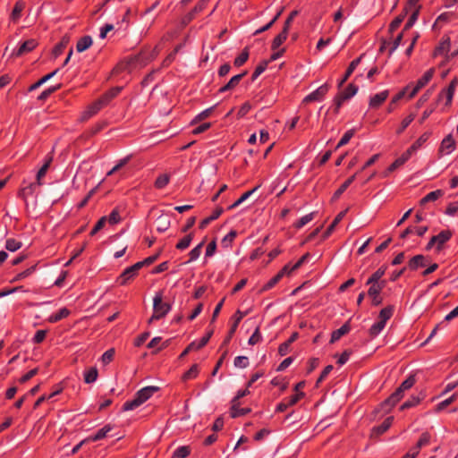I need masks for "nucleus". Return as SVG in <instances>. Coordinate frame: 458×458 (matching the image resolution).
<instances>
[{
  "mask_svg": "<svg viewBox=\"0 0 458 458\" xmlns=\"http://www.w3.org/2000/svg\"><path fill=\"white\" fill-rule=\"evenodd\" d=\"M92 38L90 36H84L81 38L76 44V50L81 53L87 50L92 45Z\"/></svg>",
  "mask_w": 458,
  "mask_h": 458,
  "instance_id": "cd10ccee",
  "label": "nucleus"
},
{
  "mask_svg": "<svg viewBox=\"0 0 458 458\" xmlns=\"http://www.w3.org/2000/svg\"><path fill=\"white\" fill-rule=\"evenodd\" d=\"M431 132L426 131L422 135L419 137L418 140H416L411 146L408 148V150L413 154L416 152L430 137Z\"/></svg>",
  "mask_w": 458,
  "mask_h": 458,
  "instance_id": "5701e85b",
  "label": "nucleus"
},
{
  "mask_svg": "<svg viewBox=\"0 0 458 458\" xmlns=\"http://www.w3.org/2000/svg\"><path fill=\"white\" fill-rule=\"evenodd\" d=\"M451 40L450 38H443L439 45L434 50V55H447L450 51Z\"/></svg>",
  "mask_w": 458,
  "mask_h": 458,
  "instance_id": "f3484780",
  "label": "nucleus"
},
{
  "mask_svg": "<svg viewBox=\"0 0 458 458\" xmlns=\"http://www.w3.org/2000/svg\"><path fill=\"white\" fill-rule=\"evenodd\" d=\"M457 398V394H452L449 398L440 402L439 403H437V405L436 406V411H443L444 409H445L448 405H450L451 403H453Z\"/></svg>",
  "mask_w": 458,
  "mask_h": 458,
  "instance_id": "864d4df0",
  "label": "nucleus"
},
{
  "mask_svg": "<svg viewBox=\"0 0 458 458\" xmlns=\"http://www.w3.org/2000/svg\"><path fill=\"white\" fill-rule=\"evenodd\" d=\"M170 181V177L166 174H160L155 181V187L157 189H164Z\"/></svg>",
  "mask_w": 458,
  "mask_h": 458,
  "instance_id": "de8ad7c7",
  "label": "nucleus"
},
{
  "mask_svg": "<svg viewBox=\"0 0 458 458\" xmlns=\"http://www.w3.org/2000/svg\"><path fill=\"white\" fill-rule=\"evenodd\" d=\"M394 421V417L390 416L385 419V420L377 427H375L373 428L374 432H376L377 435H382L385 432H386L389 428L391 427L392 423Z\"/></svg>",
  "mask_w": 458,
  "mask_h": 458,
  "instance_id": "72a5a7b5",
  "label": "nucleus"
},
{
  "mask_svg": "<svg viewBox=\"0 0 458 458\" xmlns=\"http://www.w3.org/2000/svg\"><path fill=\"white\" fill-rule=\"evenodd\" d=\"M428 230V226H409L400 234V238L405 239L411 233H416L418 236H423Z\"/></svg>",
  "mask_w": 458,
  "mask_h": 458,
  "instance_id": "6ab92c4d",
  "label": "nucleus"
},
{
  "mask_svg": "<svg viewBox=\"0 0 458 458\" xmlns=\"http://www.w3.org/2000/svg\"><path fill=\"white\" fill-rule=\"evenodd\" d=\"M431 436L428 432H423L420 437L416 445L417 448H422L430 443Z\"/></svg>",
  "mask_w": 458,
  "mask_h": 458,
  "instance_id": "e2e57ef3",
  "label": "nucleus"
},
{
  "mask_svg": "<svg viewBox=\"0 0 458 458\" xmlns=\"http://www.w3.org/2000/svg\"><path fill=\"white\" fill-rule=\"evenodd\" d=\"M385 327H386V324H384L381 321H377V322L374 323L369 328L370 336L371 337L377 336L382 332V330L385 328Z\"/></svg>",
  "mask_w": 458,
  "mask_h": 458,
  "instance_id": "8fccbe9b",
  "label": "nucleus"
},
{
  "mask_svg": "<svg viewBox=\"0 0 458 458\" xmlns=\"http://www.w3.org/2000/svg\"><path fill=\"white\" fill-rule=\"evenodd\" d=\"M454 17H455V14L452 12L443 13L437 18L435 25L449 22Z\"/></svg>",
  "mask_w": 458,
  "mask_h": 458,
  "instance_id": "09e8293b",
  "label": "nucleus"
},
{
  "mask_svg": "<svg viewBox=\"0 0 458 458\" xmlns=\"http://www.w3.org/2000/svg\"><path fill=\"white\" fill-rule=\"evenodd\" d=\"M362 56L363 55H360L359 57L351 62L344 77L338 82V88H341L346 82V81L349 79V77L352 75V73L354 72L356 67L360 63Z\"/></svg>",
  "mask_w": 458,
  "mask_h": 458,
  "instance_id": "dca6fc26",
  "label": "nucleus"
},
{
  "mask_svg": "<svg viewBox=\"0 0 458 458\" xmlns=\"http://www.w3.org/2000/svg\"><path fill=\"white\" fill-rule=\"evenodd\" d=\"M140 268H142V263H140V261L125 268L117 278V283L120 285L127 284L129 281L133 279L138 275V272Z\"/></svg>",
  "mask_w": 458,
  "mask_h": 458,
  "instance_id": "20e7f679",
  "label": "nucleus"
},
{
  "mask_svg": "<svg viewBox=\"0 0 458 458\" xmlns=\"http://www.w3.org/2000/svg\"><path fill=\"white\" fill-rule=\"evenodd\" d=\"M59 69H55L54 72L47 73V75L43 76L41 79H39L37 82L33 83L30 86L29 91H34L37 89H38L40 86H42L44 83H46L47 81H49L51 78H53Z\"/></svg>",
  "mask_w": 458,
  "mask_h": 458,
  "instance_id": "c756f323",
  "label": "nucleus"
},
{
  "mask_svg": "<svg viewBox=\"0 0 458 458\" xmlns=\"http://www.w3.org/2000/svg\"><path fill=\"white\" fill-rule=\"evenodd\" d=\"M260 185L256 186L250 191L244 192L235 202L229 206V209H233L240 206L242 202H244L247 199H249L259 188Z\"/></svg>",
  "mask_w": 458,
  "mask_h": 458,
  "instance_id": "c9c22d12",
  "label": "nucleus"
},
{
  "mask_svg": "<svg viewBox=\"0 0 458 458\" xmlns=\"http://www.w3.org/2000/svg\"><path fill=\"white\" fill-rule=\"evenodd\" d=\"M283 278L282 275L277 273L271 279H269L262 287V291H268L273 288L281 279Z\"/></svg>",
  "mask_w": 458,
  "mask_h": 458,
  "instance_id": "4d7b16f0",
  "label": "nucleus"
},
{
  "mask_svg": "<svg viewBox=\"0 0 458 458\" xmlns=\"http://www.w3.org/2000/svg\"><path fill=\"white\" fill-rule=\"evenodd\" d=\"M247 74V72H243L240 74L233 76L230 81L218 90L219 93L229 91L233 89L241 81V80Z\"/></svg>",
  "mask_w": 458,
  "mask_h": 458,
  "instance_id": "2eb2a0df",
  "label": "nucleus"
},
{
  "mask_svg": "<svg viewBox=\"0 0 458 458\" xmlns=\"http://www.w3.org/2000/svg\"><path fill=\"white\" fill-rule=\"evenodd\" d=\"M386 271V267L382 266L369 276V278L367 280L366 284H369L370 283H377L378 280H380L382 278V276L385 275Z\"/></svg>",
  "mask_w": 458,
  "mask_h": 458,
  "instance_id": "79ce46f5",
  "label": "nucleus"
},
{
  "mask_svg": "<svg viewBox=\"0 0 458 458\" xmlns=\"http://www.w3.org/2000/svg\"><path fill=\"white\" fill-rule=\"evenodd\" d=\"M453 236V233L450 230H443L438 234L435 235L436 249L440 251L443 249L445 243H446Z\"/></svg>",
  "mask_w": 458,
  "mask_h": 458,
  "instance_id": "9b49d317",
  "label": "nucleus"
},
{
  "mask_svg": "<svg viewBox=\"0 0 458 458\" xmlns=\"http://www.w3.org/2000/svg\"><path fill=\"white\" fill-rule=\"evenodd\" d=\"M192 239H193V235H192V233H189V234H187L186 236H184L182 239H181V240L177 242V244L175 245V248H176L177 250H186V249L190 246V244H191V242Z\"/></svg>",
  "mask_w": 458,
  "mask_h": 458,
  "instance_id": "c03bdc74",
  "label": "nucleus"
},
{
  "mask_svg": "<svg viewBox=\"0 0 458 458\" xmlns=\"http://www.w3.org/2000/svg\"><path fill=\"white\" fill-rule=\"evenodd\" d=\"M288 30L283 29L282 31L273 39L271 48L276 50L287 38Z\"/></svg>",
  "mask_w": 458,
  "mask_h": 458,
  "instance_id": "473e14b6",
  "label": "nucleus"
},
{
  "mask_svg": "<svg viewBox=\"0 0 458 458\" xmlns=\"http://www.w3.org/2000/svg\"><path fill=\"white\" fill-rule=\"evenodd\" d=\"M38 42L36 39L30 38L22 42L18 49L13 53L15 56H21L26 55L36 48Z\"/></svg>",
  "mask_w": 458,
  "mask_h": 458,
  "instance_id": "1a4fd4ad",
  "label": "nucleus"
},
{
  "mask_svg": "<svg viewBox=\"0 0 458 458\" xmlns=\"http://www.w3.org/2000/svg\"><path fill=\"white\" fill-rule=\"evenodd\" d=\"M411 153L407 149L405 152H403L401 157L396 158L387 168L386 172V175H387L389 173L394 172L398 167L402 166L405 162H407L411 157Z\"/></svg>",
  "mask_w": 458,
  "mask_h": 458,
  "instance_id": "f8f14e48",
  "label": "nucleus"
},
{
  "mask_svg": "<svg viewBox=\"0 0 458 458\" xmlns=\"http://www.w3.org/2000/svg\"><path fill=\"white\" fill-rule=\"evenodd\" d=\"M351 327L348 322L344 323L340 328L335 330L331 334L330 343L333 344L338 341L343 335L348 334Z\"/></svg>",
  "mask_w": 458,
  "mask_h": 458,
  "instance_id": "4be33fe9",
  "label": "nucleus"
},
{
  "mask_svg": "<svg viewBox=\"0 0 458 458\" xmlns=\"http://www.w3.org/2000/svg\"><path fill=\"white\" fill-rule=\"evenodd\" d=\"M455 148V140H454L452 134H448L442 140L438 151L441 155H449L454 152Z\"/></svg>",
  "mask_w": 458,
  "mask_h": 458,
  "instance_id": "0eeeda50",
  "label": "nucleus"
},
{
  "mask_svg": "<svg viewBox=\"0 0 458 458\" xmlns=\"http://www.w3.org/2000/svg\"><path fill=\"white\" fill-rule=\"evenodd\" d=\"M191 447L188 445H182L176 448L172 456L174 458H187L191 454Z\"/></svg>",
  "mask_w": 458,
  "mask_h": 458,
  "instance_id": "e433bc0d",
  "label": "nucleus"
},
{
  "mask_svg": "<svg viewBox=\"0 0 458 458\" xmlns=\"http://www.w3.org/2000/svg\"><path fill=\"white\" fill-rule=\"evenodd\" d=\"M101 109L102 108L99 106V103L95 101L90 106H89L86 110H84L81 113L80 120L81 122H85V121L89 120V118H91L92 116H94L95 114H97Z\"/></svg>",
  "mask_w": 458,
  "mask_h": 458,
  "instance_id": "4468645a",
  "label": "nucleus"
},
{
  "mask_svg": "<svg viewBox=\"0 0 458 458\" xmlns=\"http://www.w3.org/2000/svg\"><path fill=\"white\" fill-rule=\"evenodd\" d=\"M394 314V306H386V308L382 309L379 312V321L383 322L384 324H386V321L391 318V317Z\"/></svg>",
  "mask_w": 458,
  "mask_h": 458,
  "instance_id": "ea45409f",
  "label": "nucleus"
},
{
  "mask_svg": "<svg viewBox=\"0 0 458 458\" xmlns=\"http://www.w3.org/2000/svg\"><path fill=\"white\" fill-rule=\"evenodd\" d=\"M416 383V378L414 375H410L402 384L398 386L400 387L403 392L411 389L414 384Z\"/></svg>",
  "mask_w": 458,
  "mask_h": 458,
  "instance_id": "5fc2aeb1",
  "label": "nucleus"
},
{
  "mask_svg": "<svg viewBox=\"0 0 458 458\" xmlns=\"http://www.w3.org/2000/svg\"><path fill=\"white\" fill-rule=\"evenodd\" d=\"M443 196L444 191L442 190H436L430 191L420 199V205H425L426 203L436 201L437 199Z\"/></svg>",
  "mask_w": 458,
  "mask_h": 458,
  "instance_id": "a878e982",
  "label": "nucleus"
},
{
  "mask_svg": "<svg viewBox=\"0 0 458 458\" xmlns=\"http://www.w3.org/2000/svg\"><path fill=\"white\" fill-rule=\"evenodd\" d=\"M404 393L400 387H397L395 391L387 398L386 399L382 406L388 407V409H392L394 407L404 396Z\"/></svg>",
  "mask_w": 458,
  "mask_h": 458,
  "instance_id": "6e6552de",
  "label": "nucleus"
},
{
  "mask_svg": "<svg viewBox=\"0 0 458 458\" xmlns=\"http://www.w3.org/2000/svg\"><path fill=\"white\" fill-rule=\"evenodd\" d=\"M42 186L41 184H37V182H28L23 180L21 183V187L18 192V196L21 198L24 201H27L28 198L32 196L38 189Z\"/></svg>",
  "mask_w": 458,
  "mask_h": 458,
  "instance_id": "39448f33",
  "label": "nucleus"
},
{
  "mask_svg": "<svg viewBox=\"0 0 458 458\" xmlns=\"http://www.w3.org/2000/svg\"><path fill=\"white\" fill-rule=\"evenodd\" d=\"M171 310V305L163 302L161 293H157L153 299V315L148 319V324L164 318Z\"/></svg>",
  "mask_w": 458,
  "mask_h": 458,
  "instance_id": "f03ea898",
  "label": "nucleus"
},
{
  "mask_svg": "<svg viewBox=\"0 0 458 458\" xmlns=\"http://www.w3.org/2000/svg\"><path fill=\"white\" fill-rule=\"evenodd\" d=\"M354 133H355L354 129H351V130H348L347 131H345V133L343 135V137L339 140V142L336 146V148L347 144L350 141V140L353 137Z\"/></svg>",
  "mask_w": 458,
  "mask_h": 458,
  "instance_id": "052dcab7",
  "label": "nucleus"
},
{
  "mask_svg": "<svg viewBox=\"0 0 458 458\" xmlns=\"http://www.w3.org/2000/svg\"><path fill=\"white\" fill-rule=\"evenodd\" d=\"M110 225H116L121 221V216L117 208H114L112 212L106 216Z\"/></svg>",
  "mask_w": 458,
  "mask_h": 458,
  "instance_id": "680f3d73",
  "label": "nucleus"
},
{
  "mask_svg": "<svg viewBox=\"0 0 458 458\" xmlns=\"http://www.w3.org/2000/svg\"><path fill=\"white\" fill-rule=\"evenodd\" d=\"M267 62L264 61L263 63L259 64L254 70L251 80L255 81L264 71L267 69Z\"/></svg>",
  "mask_w": 458,
  "mask_h": 458,
  "instance_id": "338daca9",
  "label": "nucleus"
},
{
  "mask_svg": "<svg viewBox=\"0 0 458 458\" xmlns=\"http://www.w3.org/2000/svg\"><path fill=\"white\" fill-rule=\"evenodd\" d=\"M223 212H224L223 208H221V207L216 208V209L212 212V214L209 216L206 217L205 219H203L200 222L199 228L204 229L212 221L217 219L222 215Z\"/></svg>",
  "mask_w": 458,
  "mask_h": 458,
  "instance_id": "b1692460",
  "label": "nucleus"
},
{
  "mask_svg": "<svg viewBox=\"0 0 458 458\" xmlns=\"http://www.w3.org/2000/svg\"><path fill=\"white\" fill-rule=\"evenodd\" d=\"M51 162H52V157L47 158L45 161L44 165L38 171V173L36 174L37 184H41V185L44 184V182H42V179L45 177V175L50 166Z\"/></svg>",
  "mask_w": 458,
  "mask_h": 458,
  "instance_id": "bb28decb",
  "label": "nucleus"
},
{
  "mask_svg": "<svg viewBox=\"0 0 458 458\" xmlns=\"http://www.w3.org/2000/svg\"><path fill=\"white\" fill-rule=\"evenodd\" d=\"M70 313L71 312L67 308H65V307L62 308L56 313L52 314L48 318V321L50 323H56L58 321L62 320L63 318H67L70 315Z\"/></svg>",
  "mask_w": 458,
  "mask_h": 458,
  "instance_id": "7c9ffc66",
  "label": "nucleus"
},
{
  "mask_svg": "<svg viewBox=\"0 0 458 458\" xmlns=\"http://www.w3.org/2000/svg\"><path fill=\"white\" fill-rule=\"evenodd\" d=\"M157 222L159 225H157V230L159 233H164L168 229L170 222L165 217H158Z\"/></svg>",
  "mask_w": 458,
  "mask_h": 458,
  "instance_id": "774afa93",
  "label": "nucleus"
},
{
  "mask_svg": "<svg viewBox=\"0 0 458 458\" xmlns=\"http://www.w3.org/2000/svg\"><path fill=\"white\" fill-rule=\"evenodd\" d=\"M60 87H61V85L59 84L57 86H52V87H49V88L46 89L38 97V100H40V101L46 100L52 93H54L56 90H58L60 89Z\"/></svg>",
  "mask_w": 458,
  "mask_h": 458,
  "instance_id": "bf43d9fd",
  "label": "nucleus"
},
{
  "mask_svg": "<svg viewBox=\"0 0 458 458\" xmlns=\"http://www.w3.org/2000/svg\"><path fill=\"white\" fill-rule=\"evenodd\" d=\"M314 215H315V213L311 212L310 214H307V215L303 216L302 217H301L298 221H296L294 223L293 226L296 229L302 228L304 225H306L308 223H310V221L313 220Z\"/></svg>",
  "mask_w": 458,
  "mask_h": 458,
  "instance_id": "a18cd8bd",
  "label": "nucleus"
},
{
  "mask_svg": "<svg viewBox=\"0 0 458 458\" xmlns=\"http://www.w3.org/2000/svg\"><path fill=\"white\" fill-rule=\"evenodd\" d=\"M426 265V258L421 254L414 256L408 263V267L411 270H417L419 267H423Z\"/></svg>",
  "mask_w": 458,
  "mask_h": 458,
  "instance_id": "412c9836",
  "label": "nucleus"
},
{
  "mask_svg": "<svg viewBox=\"0 0 458 458\" xmlns=\"http://www.w3.org/2000/svg\"><path fill=\"white\" fill-rule=\"evenodd\" d=\"M249 58V51L248 48H244L242 52L234 59V65L236 67H240L243 65Z\"/></svg>",
  "mask_w": 458,
  "mask_h": 458,
  "instance_id": "603ef678",
  "label": "nucleus"
},
{
  "mask_svg": "<svg viewBox=\"0 0 458 458\" xmlns=\"http://www.w3.org/2000/svg\"><path fill=\"white\" fill-rule=\"evenodd\" d=\"M159 391L158 386H149L140 389L134 395L132 400L126 401L123 405V411H132L146 401H148L155 393Z\"/></svg>",
  "mask_w": 458,
  "mask_h": 458,
  "instance_id": "f257e3e1",
  "label": "nucleus"
},
{
  "mask_svg": "<svg viewBox=\"0 0 458 458\" xmlns=\"http://www.w3.org/2000/svg\"><path fill=\"white\" fill-rule=\"evenodd\" d=\"M25 7V4L21 1H18L15 3L14 4V7L13 9V12H12V14H11V18L13 20V21H17L20 19L21 17V12L23 11Z\"/></svg>",
  "mask_w": 458,
  "mask_h": 458,
  "instance_id": "49530a36",
  "label": "nucleus"
},
{
  "mask_svg": "<svg viewBox=\"0 0 458 458\" xmlns=\"http://www.w3.org/2000/svg\"><path fill=\"white\" fill-rule=\"evenodd\" d=\"M357 91H358V87L356 85L351 83L341 93L344 96L345 98L349 99V98H352L357 93Z\"/></svg>",
  "mask_w": 458,
  "mask_h": 458,
  "instance_id": "0e129e2a",
  "label": "nucleus"
},
{
  "mask_svg": "<svg viewBox=\"0 0 458 458\" xmlns=\"http://www.w3.org/2000/svg\"><path fill=\"white\" fill-rule=\"evenodd\" d=\"M213 335V330L208 331L201 339L199 341H193L191 343V348H194L195 351L200 350L203 348L209 341L210 337Z\"/></svg>",
  "mask_w": 458,
  "mask_h": 458,
  "instance_id": "c85d7f7f",
  "label": "nucleus"
},
{
  "mask_svg": "<svg viewBox=\"0 0 458 458\" xmlns=\"http://www.w3.org/2000/svg\"><path fill=\"white\" fill-rule=\"evenodd\" d=\"M107 222V218L106 216H102L97 223L96 225H94V227L92 228L91 232H90V235L93 236L95 235L98 231H100L106 225V223Z\"/></svg>",
  "mask_w": 458,
  "mask_h": 458,
  "instance_id": "69168bd1",
  "label": "nucleus"
},
{
  "mask_svg": "<svg viewBox=\"0 0 458 458\" xmlns=\"http://www.w3.org/2000/svg\"><path fill=\"white\" fill-rule=\"evenodd\" d=\"M328 90H329V85L327 83H324L323 85L318 87L316 90H314L311 93H310L309 95H307L304 98L303 102L310 103V102H313V101H321L324 98V97L326 96V94L328 92Z\"/></svg>",
  "mask_w": 458,
  "mask_h": 458,
  "instance_id": "423d86ee",
  "label": "nucleus"
},
{
  "mask_svg": "<svg viewBox=\"0 0 458 458\" xmlns=\"http://www.w3.org/2000/svg\"><path fill=\"white\" fill-rule=\"evenodd\" d=\"M435 73V69L430 68L428 70L421 78H420L415 84L410 83L411 85L409 92L408 98H412L423 87H425L433 78Z\"/></svg>",
  "mask_w": 458,
  "mask_h": 458,
  "instance_id": "7ed1b4c3",
  "label": "nucleus"
},
{
  "mask_svg": "<svg viewBox=\"0 0 458 458\" xmlns=\"http://www.w3.org/2000/svg\"><path fill=\"white\" fill-rule=\"evenodd\" d=\"M359 174L356 173L354 174L353 175H352L351 177H349L336 191L334 193V196H333V199H338L345 191L346 189L352 183V182L355 180L357 174Z\"/></svg>",
  "mask_w": 458,
  "mask_h": 458,
  "instance_id": "2f4dec72",
  "label": "nucleus"
},
{
  "mask_svg": "<svg viewBox=\"0 0 458 458\" xmlns=\"http://www.w3.org/2000/svg\"><path fill=\"white\" fill-rule=\"evenodd\" d=\"M388 96H389V91L386 89L375 94L369 99V107L370 108L379 107L386 100Z\"/></svg>",
  "mask_w": 458,
  "mask_h": 458,
  "instance_id": "ddd939ff",
  "label": "nucleus"
},
{
  "mask_svg": "<svg viewBox=\"0 0 458 458\" xmlns=\"http://www.w3.org/2000/svg\"><path fill=\"white\" fill-rule=\"evenodd\" d=\"M407 8H404L403 11L391 21L389 25V30L391 32L394 31L399 28L401 23L403 21L405 16L407 15Z\"/></svg>",
  "mask_w": 458,
  "mask_h": 458,
  "instance_id": "f704fd0d",
  "label": "nucleus"
},
{
  "mask_svg": "<svg viewBox=\"0 0 458 458\" xmlns=\"http://www.w3.org/2000/svg\"><path fill=\"white\" fill-rule=\"evenodd\" d=\"M113 429L110 424L105 425L102 428L98 429L94 435L88 437L87 440L96 442L105 438L107 434Z\"/></svg>",
  "mask_w": 458,
  "mask_h": 458,
  "instance_id": "aec40b11",
  "label": "nucleus"
},
{
  "mask_svg": "<svg viewBox=\"0 0 458 458\" xmlns=\"http://www.w3.org/2000/svg\"><path fill=\"white\" fill-rule=\"evenodd\" d=\"M455 86L456 81H453L449 84V86L444 89L441 90V92L438 95V100H441L442 98H445V105L449 106L452 103L454 91H455Z\"/></svg>",
  "mask_w": 458,
  "mask_h": 458,
  "instance_id": "9d476101",
  "label": "nucleus"
},
{
  "mask_svg": "<svg viewBox=\"0 0 458 458\" xmlns=\"http://www.w3.org/2000/svg\"><path fill=\"white\" fill-rule=\"evenodd\" d=\"M250 411V408H240V403H232L230 409V415L232 418H237L241 416H244Z\"/></svg>",
  "mask_w": 458,
  "mask_h": 458,
  "instance_id": "393cba45",
  "label": "nucleus"
},
{
  "mask_svg": "<svg viewBox=\"0 0 458 458\" xmlns=\"http://www.w3.org/2000/svg\"><path fill=\"white\" fill-rule=\"evenodd\" d=\"M244 313H242L241 310H237L235 314L233 315V318L234 319L230 330H229V338L235 333L239 323L244 317Z\"/></svg>",
  "mask_w": 458,
  "mask_h": 458,
  "instance_id": "a19ab883",
  "label": "nucleus"
},
{
  "mask_svg": "<svg viewBox=\"0 0 458 458\" xmlns=\"http://www.w3.org/2000/svg\"><path fill=\"white\" fill-rule=\"evenodd\" d=\"M98 376V372L96 367H91L84 372V381L86 384L94 383Z\"/></svg>",
  "mask_w": 458,
  "mask_h": 458,
  "instance_id": "4c0bfd02",
  "label": "nucleus"
},
{
  "mask_svg": "<svg viewBox=\"0 0 458 458\" xmlns=\"http://www.w3.org/2000/svg\"><path fill=\"white\" fill-rule=\"evenodd\" d=\"M425 394L422 392L419 395H411L401 405L400 410L403 411L418 405L420 403V401H422L425 398Z\"/></svg>",
  "mask_w": 458,
  "mask_h": 458,
  "instance_id": "a211bd4d",
  "label": "nucleus"
},
{
  "mask_svg": "<svg viewBox=\"0 0 458 458\" xmlns=\"http://www.w3.org/2000/svg\"><path fill=\"white\" fill-rule=\"evenodd\" d=\"M199 373L198 364H193L182 377V381L196 378Z\"/></svg>",
  "mask_w": 458,
  "mask_h": 458,
  "instance_id": "58836bf2",
  "label": "nucleus"
},
{
  "mask_svg": "<svg viewBox=\"0 0 458 458\" xmlns=\"http://www.w3.org/2000/svg\"><path fill=\"white\" fill-rule=\"evenodd\" d=\"M203 245H204V242H201L200 243H199L195 248H193L190 251V253H189L190 259H189L188 262L195 261L199 258Z\"/></svg>",
  "mask_w": 458,
  "mask_h": 458,
  "instance_id": "3c124183",
  "label": "nucleus"
},
{
  "mask_svg": "<svg viewBox=\"0 0 458 458\" xmlns=\"http://www.w3.org/2000/svg\"><path fill=\"white\" fill-rule=\"evenodd\" d=\"M233 365L236 368L245 369L250 365L249 358L247 356H237L234 358Z\"/></svg>",
  "mask_w": 458,
  "mask_h": 458,
  "instance_id": "13d9d810",
  "label": "nucleus"
},
{
  "mask_svg": "<svg viewBox=\"0 0 458 458\" xmlns=\"http://www.w3.org/2000/svg\"><path fill=\"white\" fill-rule=\"evenodd\" d=\"M22 246L21 242L17 241L13 238H8L5 242V249L11 252H14L21 249Z\"/></svg>",
  "mask_w": 458,
  "mask_h": 458,
  "instance_id": "37998d69",
  "label": "nucleus"
},
{
  "mask_svg": "<svg viewBox=\"0 0 458 458\" xmlns=\"http://www.w3.org/2000/svg\"><path fill=\"white\" fill-rule=\"evenodd\" d=\"M416 114H410L408 116H406L401 123V126L399 129H397L396 133L401 134L414 120Z\"/></svg>",
  "mask_w": 458,
  "mask_h": 458,
  "instance_id": "6e6d98bb",
  "label": "nucleus"
}]
</instances>
